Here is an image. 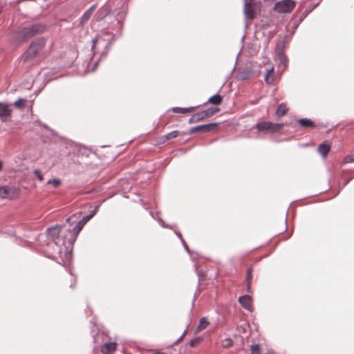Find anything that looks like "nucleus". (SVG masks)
I'll list each match as a JSON object with an SVG mask.
<instances>
[{
  "label": "nucleus",
  "instance_id": "9",
  "mask_svg": "<svg viewBox=\"0 0 354 354\" xmlns=\"http://www.w3.org/2000/svg\"><path fill=\"white\" fill-rule=\"evenodd\" d=\"M12 109L9 105L4 102H0V118L2 122H6V118L10 116Z\"/></svg>",
  "mask_w": 354,
  "mask_h": 354
},
{
  "label": "nucleus",
  "instance_id": "30",
  "mask_svg": "<svg viewBox=\"0 0 354 354\" xmlns=\"http://www.w3.org/2000/svg\"><path fill=\"white\" fill-rule=\"evenodd\" d=\"M226 344H223V346L225 347L230 346L232 344V340L231 339H226Z\"/></svg>",
  "mask_w": 354,
  "mask_h": 354
},
{
  "label": "nucleus",
  "instance_id": "13",
  "mask_svg": "<svg viewBox=\"0 0 354 354\" xmlns=\"http://www.w3.org/2000/svg\"><path fill=\"white\" fill-rule=\"evenodd\" d=\"M106 46L107 43L102 39L100 37H96L95 39L92 41V50L95 52V48H97V46Z\"/></svg>",
  "mask_w": 354,
  "mask_h": 354
},
{
  "label": "nucleus",
  "instance_id": "6",
  "mask_svg": "<svg viewBox=\"0 0 354 354\" xmlns=\"http://www.w3.org/2000/svg\"><path fill=\"white\" fill-rule=\"evenodd\" d=\"M19 196V190L12 186L0 187V197L2 198L12 199Z\"/></svg>",
  "mask_w": 354,
  "mask_h": 354
},
{
  "label": "nucleus",
  "instance_id": "2",
  "mask_svg": "<svg viewBox=\"0 0 354 354\" xmlns=\"http://www.w3.org/2000/svg\"><path fill=\"white\" fill-rule=\"evenodd\" d=\"M46 27L41 24H35L29 27L18 28L12 38L14 44H21L26 41L35 35L43 32Z\"/></svg>",
  "mask_w": 354,
  "mask_h": 354
},
{
  "label": "nucleus",
  "instance_id": "7",
  "mask_svg": "<svg viewBox=\"0 0 354 354\" xmlns=\"http://www.w3.org/2000/svg\"><path fill=\"white\" fill-rule=\"evenodd\" d=\"M41 48L42 46L41 44L32 43L23 55V58L26 62L33 59Z\"/></svg>",
  "mask_w": 354,
  "mask_h": 354
},
{
  "label": "nucleus",
  "instance_id": "22",
  "mask_svg": "<svg viewBox=\"0 0 354 354\" xmlns=\"http://www.w3.org/2000/svg\"><path fill=\"white\" fill-rule=\"evenodd\" d=\"M61 180L59 178H53L47 181V185H52L54 187H58L61 185Z\"/></svg>",
  "mask_w": 354,
  "mask_h": 354
},
{
  "label": "nucleus",
  "instance_id": "8",
  "mask_svg": "<svg viewBox=\"0 0 354 354\" xmlns=\"http://www.w3.org/2000/svg\"><path fill=\"white\" fill-rule=\"evenodd\" d=\"M217 125H218V123L212 122V123H209V124H206L196 126V127H192L190 129V132L191 133H195L197 131L202 132V133L209 132V131H212V129H216Z\"/></svg>",
  "mask_w": 354,
  "mask_h": 354
},
{
  "label": "nucleus",
  "instance_id": "4",
  "mask_svg": "<svg viewBox=\"0 0 354 354\" xmlns=\"http://www.w3.org/2000/svg\"><path fill=\"white\" fill-rule=\"evenodd\" d=\"M295 6V1L292 0H282L275 3L274 10L279 13H288L294 9Z\"/></svg>",
  "mask_w": 354,
  "mask_h": 354
},
{
  "label": "nucleus",
  "instance_id": "40",
  "mask_svg": "<svg viewBox=\"0 0 354 354\" xmlns=\"http://www.w3.org/2000/svg\"><path fill=\"white\" fill-rule=\"evenodd\" d=\"M185 332L183 333V334L180 336V337L179 338V339H181L183 338V335H185Z\"/></svg>",
  "mask_w": 354,
  "mask_h": 354
},
{
  "label": "nucleus",
  "instance_id": "20",
  "mask_svg": "<svg viewBox=\"0 0 354 354\" xmlns=\"http://www.w3.org/2000/svg\"><path fill=\"white\" fill-rule=\"evenodd\" d=\"M252 268H249L247 271V277H246V281H247V290L248 292H250L251 283L252 281Z\"/></svg>",
  "mask_w": 354,
  "mask_h": 354
},
{
  "label": "nucleus",
  "instance_id": "28",
  "mask_svg": "<svg viewBox=\"0 0 354 354\" xmlns=\"http://www.w3.org/2000/svg\"><path fill=\"white\" fill-rule=\"evenodd\" d=\"M34 174L35 175V176L37 178V179L39 181H43L44 177H43L41 171L39 169L34 170Z\"/></svg>",
  "mask_w": 354,
  "mask_h": 354
},
{
  "label": "nucleus",
  "instance_id": "21",
  "mask_svg": "<svg viewBox=\"0 0 354 354\" xmlns=\"http://www.w3.org/2000/svg\"><path fill=\"white\" fill-rule=\"evenodd\" d=\"M203 111L205 114V118H208L212 116L213 115H214L216 112H218V109L210 108V109L204 110Z\"/></svg>",
  "mask_w": 354,
  "mask_h": 354
},
{
  "label": "nucleus",
  "instance_id": "31",
  "mask_svg": "<svg viewBox=\"0 0 354 354\" xmlns=\"http://www.w3.org/2000/svg\"><path fill=\"white\" fill-rule=\"evenodd\" d=\"M195 122H198L194 117V115H193L189 120V123L192 124V123H195Z\"/></svg>",
  "mask_w": 354,
  "mask_h": 354
},
{
  "label": "nucleus",
  "instance_id": "32",
  "mask_svg": "<svg viewBox=\"0 0 354 354\" xmlns=\"http://www.w3.org/2000/svg\"><path fill=\"white\" fill-rule=\"evenodd\" d=\"M181 242H182L185 250L189 252L188 246H187V243H185V241L183 239H182Z\"/></svg>",
  "mask_w": 354,
  "mask_h": 354
},
{
  "label": "nucleus",
  "instance_id": "34",
  "mask_svg": "<svg viewBox=\"0 0 354 354\" xmlns=\"http://www.w3.org/2000/svg\"><path fill=\"white\" fill-rule=\"evenodd\" d=\"M95 8V5H93L87 11H89L90 13L93 12V10Z\"/></svg>",
  "mask_w": 354,
  "mask_h": 354
},
{
  "label": "nucleus",
  "instance_id": "25",
  "mask_svg": "<svg viewBox=\"0 0 354 354\" xmlns=\"http://www.w3.org/2000/svg\"><path fill=\"white\" fill-rule=\"evenodd\" d=\"M26 100L24 99H18L14 103L15 106L17 108H23L25 106Z\"/></svg>",
  "mask_w": 354,
  "mask_h": 354
},
{
  "label": "nucleus",
  "instance_id": "1",
  "mask_svg": "<svg viewBox=\"0 0 354 354\" xmlns=\"http://www.w3.org/2000/svg\"><path fill=\"white\" fill-rule=\"evenodd\" d=\"M92 211L80 220L73 230H64L60 225H55L48 229V236L53 242V249L58 254L64 264L69 263L73 258L72 249L78 234L84 225L95 215Z\"/></svg>",
  "mask_w": 354,
  "mask_h": 354
},
{
  "label": "nucleus",
  "instance_id": "19",
  "mask_svg": "<svg viewBox=\"0 0 354 354\" xmlns=\"http://www.w3.org/2000/svg\"><path fill=\"white\" fill-rule=\"evenodd\" d=\"M251 77L250 71L244 70L239 73L238 79L241 80H245L249 79Z\"/></svg>",
  "mask_w": 354,
  "mask_h": 354
},
{
  "label": "nucleus",
  "instance_id": "36",
  "mask_svg": "<svg viewBox=\"0 0 354 354\" xmlns=\"http://www.w3.org/2000/svg\"><path fill=\"white\" fill-rule=\"evenodd\" d=\"M280 59H281V62H283V59H285V57H283V55H280Z\"/></svg>",
  "mask_w": 354,
  "mask_h": 354
},
{
  "label": "nucleus",
  "instance_id": "3",
  "mask_svg": "<svg viewBox=\"0 0 354 354\" xmlns=\"http://www.w3.org/2000/svg\"><path fill=\"white\" fill-rule=\"evenodd\" d=\"M256 127L259 131L276 132L283 127V124L261 121L256 124Z\"/></svg>",
  "mask_w": 354,
  "mask_h": 354
},
{
  "label": "nucleus",
  "instance_id": "33",
  "mask_svg": "<svg viewBox=\"0 0 354 354\" xmlns=\"http://www.w3.org/2000/svg\"><path fill=\"white\" fill-rule=\"evenodd\" d=\"M196 342H197V340L194 339L189 342V344L191 346H194L196 345Z\"/></svg>",
  "mask_w": 354,
  "mask_h": 354
},
{
  "label": "nucleus",
  "instance_id": "37",
  "mask_svg": "<svg viewBox=\"0 0 354 354\" xmlns=\"http://www.w3.org/2000/svg\"><path fill=\"white\" fill-rule=\"evenodd\" d=\"M97 65H98V63H97V62H95V63L94 64V66H93V70H95V69L97 68Z\"/></svg>",
  "mask_w": 354,
  "mask_h": 354
},
{
  "label": "nucleus",
  "instance_id": "39",
  "mask_svg": "<svg viewBox=\"0 0 354 354\" xmlns=\"http://www.w3.org/2000/svg\"><path fill=\"white\" fill-rule=\"evenodd\" d=\"M348 162H354V158H350Z\"/></svg>",
  "mask_w": 354,
  "mask_h": 354
},
{
  "label": "nucleus",
  "instance_id": "26",
  "mask_svg": "<svg viewBox=\"0 0 354 354\" xmlns=\"http://www.w3.org/2000/svg\"><path fill=\"white\" fill-rule=\"evenodd\" d=\"M194 115V117H195V118H196V121L198 122L201 121V120H203L206 119L203 111L196 113Z\"/></svg>",
  "mask_w": 354,
  "mask_h": 354
},
{
  "label": "nucleus",
  "instance_id": "18",
  "mask_svg": "<svg viewBox=\"0 0 354 354\" xmlns=\"http://www.w3.org/2000/svg\"><path fill=\"white\" fill-rule=\"evenodd\" d=\"M298 122L304 127H313V122L308 118H301L298 120Z\"/></svg>",
  "mask_w": 354,
  "mask_h": 354
},
{
  "label": "nucleus",
  "instance_id": "24",
  "mask_svg": "<svg viewBox=\"0 0 354 354\" xmlns=\"http://www.w3.org/2000/svg\"><path fill=\"white\" fill-rule=\"evenodd\" d=\"M91 13L89 12V11H86L84 15H82V18H81V21H80V23L82 24H84V23H86L88 19L90 18L91 17Z\"/></svg>",
  "mask_w": 354,
  "mask_h": 354
},
{
  "label": "nucleus",
  "instance_id": "16",
  "mask_svg": "<svg viewBox=\"0 0 354 354\" xmlns=\"http://www.w3.org/2000/svg\"><path fill=\"white\" fill-rule=\"evenodd\" d=\"M221 102H222V97L218 94H216V95L212 96L208 100V102H209L212 104H216V105L221 104Z\"/></svg>",
  "mask_w": 354,
  "mask_h": 354
},
{
  "label": "nucleus",
  "instance_id": "29",
  "mask_svg": "<svg viewBox=\"0 0 354 354\" xmlns=\"http://www.w3.org/2000/svg\"><path fill=\"white\" fill-rule=\"evenodd\" d=\"M251 353L252 354H261L259 345H252L251 347Z\"/></svg>",
  "mask_w": 354,
  "mask_h": 354
},
{
  "label": "nucleus",
  "instance_id": "11",
  "mask_svg": "<svg viewBox=\"0 0 354 354\" xmlns=\"http://www.w3.org/2000/svg\"><path fill=\"white\" fill-rule=\"evenodd\" d=\"M116 346L115 342L105 343L102 346L101 351L103 354H111L116 349Z\"/></svg>",
  "mask_w": 354,
  "mask_h": 354
},
{
  "label": "nucleus",
  "instance_id": "17",
  "mask_svg": "<svg viewBox=\"0 0 354 354\" xmlns=\"http://www.w3.org/2000/svg\"><path fill=\"white\" fill-rule=\"evenodd\" d=\"M209 322L206 318L203 317L201 319L198 326L196 328V331H201L207 327Z\"/></svg>",
  "mask_w": 354,
  "mask_h": 354
},
{
  "label": "nucleus",
  "instance_id": "42",
  "mask_svg": "<svg viewBox=\"0 0 354 354\" xmlns=\"http://www.w3.org/2000/svg\"><path fill=\"white\" fill-rule=\"evenodd\" d=\"M70 220H71V218H68L66 219V222H69V221H70Z\"/></svg>",
  "mask_w": 354,
  "mask_h": 354
},
{
  "label": "nucleus",
  "instance_id": "23",
  "mask_svg": "<svg viewBox=\"0 0 354 354\" xmlns=\"http://www.w3.org/2000/svg\"><path fill=\"white\" fill-rule=\"evenodd\" d=\"M273 73V68H270V70H267L266 75L265 76V82L267 84H271L273 81V78L270 77V74L272 75Z\"/></svg>",
  "mask_w": 354,
  "mask_h": 354
},
{
  "label": "nucleus",
  "instance_id": "41",
  "mask_svg": "<svg viewBox=\"0 0 354 354\" xmlns=\"http://www.w3.org/2000/svg\"><path fill=\"white\" fill-rule=\"evenodd\" d=\"M153 354H165V353H159V352H157V353H153Z\"/></svg>",
  "mask_w": 354,
  "mask_h": 354
},
{
  "label": "nucleus",
  "instance_id": "27",
  "mask_svg": "<svg viewBox=\"0 0 354 354\" xmlns=\"http://www.w3.org/2000/svg\"><path fill=\"white\" fill-rule=\"evenodd\" d=\"M179 134V132L178 131H173L169 133H167L165 136L167 140L174 138L177 137Z\"/></svg>",
  "mask_w": 354,
  "mask_h": 354
},
{
  "label": "nucleus",
  "instance_id": "15",
  "mask_svg": "<svg viewBox=\"0 0 354 354\" xmlns=\"http://www.w3.org/2000/svg\"><path fill=\"white\" fill-rule=\"evenodd\" d=\"M194 109H195L194 106H191V107H187V108L174 107L172 109V111L174 113H185L194 111Z\"/></svg>",
  "mask_w": 354,
  "mask_h": 354
},
{
  "label": "nucleus",
  "instance_id": "35",
  "mask_svg": "<svg viewBox=\"0 0 354 354\" xmlns=\"http://www.w3.org/2000/svg\"><path fill=\"white\" fill-rule=\"evenodd\" d=\"M176 234L180 239V240L182 241L183 237H182L181 233L178 232H176Z\"/></svg>",
  "mask_w": 354,
  "mask_h": 354
},
{
  "label": "nucleus",
  "instance_id": "5",
  "mask_svg": "<svg viewBox=\"0 0 354 354\" xmlns=\"http://www.w3.org/2000/svg\"><path fill=\"white\" fill-rule=\"evenodd\" d=\"M257 8L254 0H244L243 12L247 19H253Z\"/></svg>",
  "mask_w": 354,
  "mask_h": 354
},
{
  "label": "nucleus",
  "instance_id": "38",
  "mask_svg": "<svg viewBox=\"0 0 354 354\" xmlns=\"http://www.w3.org/2000/svg\"><path fill=\"white\" fill-rule=\"evenodd\" d=\"M2 167H3V163L1 161H0V171L2 169Z\"/></svg>",
  "mask_w": 354,
  "mask_h": 354
},
{
  "label": "nucleus",
  "instance_id": "10",
  "mask_svg": "<svg viewBox=\"0 0 354 354\" xmlns=\"http://www.w3.org/2000/svg\"><path fill=\"white\" fill-rule=\"evenodd\" d=\"M239 301L241 306L245 309L252 311V298L249 295L241 296L239 298Z\"/></svg>",
  "mask_w": 354,
  "mask_h": 354
},
{
  "label": "nucleus",
  "instance_id": "12",
  "mask_svg": "<svg viewBox=\"0 0 354 354\" xmlns=\"http://www.w3.org/2000/svg\"><path fill=\"white\" fill-rule=\"evenodd\" d=\"M330 145L326 142H324L318 146L317 151L323 158H326L330 151Z\"/></svg>",
  "mask_w": 354,
  "mask_h": 354
},
{
  "label": "nucleus",
  "instance_id": "14",
  "mask_svg": "<svg viewBox=\"0 0 354 354\" xmlns=\"http://www.w3.org/2000/svg\"><path fill=\"white\" fill-rule=\"evenodd\" d=\"M288 109L285 103H281L275 111V114L278 118H281L286 114Z\"/></svg>",
  "mask_w": 354,
  "mask_h": 354
}]
</instances>
